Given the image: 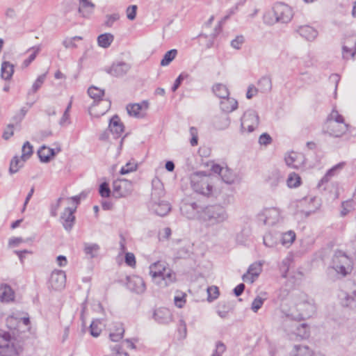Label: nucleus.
Returning <instances> with one entry per match:
<instances>
[{
  "mask_svg": "<svg viewBox=\"0 0 356 356\" xmlns=\"http://www.w3.org/2000/svg\"><path fill=\"white\" fill-rule=\"evenodd\" d=\"M95 7V4L88 0H79L78 11L83 17H88L93 13Z\"/></svg>",
  "mask_w": 356,
  "mask_h": 356,
  "instance_id": "nucleus-25",
  "label": "nucleus"
},
{
  "mask_svg": "<svg viewBox=\"0 0 356 356\" xmlns=\"http://www.w3.org/2000/svg\"><path fill=\"white\" fill-rule=\"evenodd\" d=\"M295 31L308 41H313L318 35V31L309 25L297 26Z\"/></svg>",
  "mask_w": 356,
  "mask_h": 356,
  "instance_id": "nucleus-18",
  "label": "nucleus"
},
{
  "mask_svg": "<svg viewBox=\"0 0 356 356\" xmlns=\"http://www.w3.org/2000/svg\"><path fill=\"white\" fill-rule=\"evenodd\" d=\"M214 94L220 99L229 97V92L226 86L217 83L213 86Z\"/></svg>",
  "mask_w": 356,
  "mask_h": 356,
  "instance_id": "nucleus-35",
  "label": "nucleus"
},
{
  "mask_svg": "<svg viewBox=\"0 0 356 356\" xmlns=\"http://www.w3.org/2000/svg\"><path fill=\"white\" fill-rule=\"evenodd\" d=\"M289 291L288 289H280L277 292V298L280 300V301H283L284 300H285L286 298V297L289 296Z\"/></svg>",
  "mask_w": 356,
  "mask_h": 356,
  "instance_id": "nucleus-64",
  "label": "nucleus"
},
{
  "mask_svg": "<svg viewBox=\"0 0 356 356\" xmlns=\"http://www.w3.org/2000/svg\"><path fill=\"white\" fill-rule=\"evenodd\" d=\"M327 120H332L333 122L337 123H345L343 117L335 109L332 111L331 113L327 117Z\"/></svg>",
  "mask_w": 356,
  "mask_h": 356,
  "instance_id": "nucleus-45",
  "label": "nucleus"
},
{
  "mask_svg": "<svg viewBox=\"0 0 356 356\" xmlns=\"http://www.w3.org/2000/svg\"><path fill=\"white\" fill-rule=\"evenodd\" d=\"M241 121V132L247 131L250 133L259 125V115L255 111L248 110L243 115Z\"/></svg>",
  "mask_w": 356,
  "mask_h": 356,
  "instance_id": "nucleus-6",
  "label": "nucleus"
},
{
  "mask_svg": "<svg viewBox=\"0 0 356 356\" xmlns=\"http://www.w3.org/2000/svg\"><path fill=\"white\" fill-rule=\"evenodd\" d=\"M125 263L131 267L136 265V258L133 253L127 252L125 254Z\"/></svg>",
  "mask_w": 356,
  "mask_h": 356,
  "instance_id": "nucleus-61",
  "label": "nucleus"
},
{
  "mask_svg": "<svg viewBox=\"0 0 356 356\" xmlns=\"http://www.w3.org/2000/svg\"><path fill=\"white\" fill-rule=\"evenodd\" d=\"M61 151L60 148L55 149L47 147L44 145L42 146L38 151V155L41 162L48 163L56 153Z\"/></svg>",
  "mask_w": 356,
  "mask_h": 356,
  "instance_id": "nucleus-22",
  "label": "nucleus"
},
{
  "mask_svg": "<svg viewBox=\"0 0 356 356\" xmlns=\"http://www.w3.org/2000/svg\"><path fill=\"white\" fill-rule=\"evenodd\" d=\"M113 39L114 37L111 33H104L98 36L97 42L99 46L108 48L113 41Z\"/></svg>",
  "mask_w": 356,
  "mask_h": 356,
  "instance_id": "nucleus-34",
  "label": "nucleus"
},
{
  "mask_svg": "<svg viewBox=\"0 0 356 356\" xmlns=\"http://www.w3.org/2000/svg\"><path fill=\"white\" fill-rule=\"evenodd\" d=\"M186 293H180V294L175 296L174 301L175 305L179 308H182L186 303Z\"/></svg>",
  "mask_w": 356,
  "mask_h": 356,
  "instance_id": "nucleus-50",
  "label": "nucleus"
},
{
  "mask_svg": "<svg viewBox=\"0 0 356 356\" xmlns=\"http://www.w3.org/2000/svg\"><path fill=\"white\" fill-rule=\"evenodd\" d=\"M191 186L196 193L206 196H209L213 190V186L206 178L204 172H197L192 175Z\"/></svg>",
  "mask_w": 356,
  "mask_h": 356,
  "instance_id": "nucleus-4",
  "label": "nucleus"
},
{
  "mask_svg": "<svg viewBox=\"0 0 356 356\" xmlns=\"http://www.w3.org/2000/svg\"><path fill=\"white\" fill-rule=\"evenodd\" d=\"M177 54V49H171L168 51L163 56V58L161 60V66H167L176 57Z\"/></svg>",
  "mask_w": 356,
  "mask_h": 356,
  "instance_id": "nucleus-38",
  "label": "nucleus"
},
{
  "mask_svg": "<svg viewBox=\"0 0 356 356\" xmlns=\"http://www.w3.org/2000/svg\"><path fill=\"white\" fill-rule=\"evenodd\" d=\"M99 246L96 243H86L84 246V252L86 254L89 255L91 258L96 257Z\"/></svg>",
  "mask_w": 356,
  "mask_h": 356,
  "instance_id": "nucleus-43",
  "label": "nucleus"
},
{
  "mask_svg": "<svg viewBox=\"0 0 356 356\" xmlns=\"http://www.w3.org/2000/svg\"><path fill=\"white\" fill-rule=\"evenodd\" d=\"M238 107V102L233 98L225 97L220 102V108L225 113H230Z\"/></svg>",
  "mask_w": 356,
  "mask_h": 356,
  "instance_id": "nucleus-27",
  "label": "nucleus"
},
{
  "mask_svg": "<svg viewBox=\"0 0 356 356\" xmlns=\"http://www.w3.org/2000/svg\"><path fill=\"white\" fill-rule=\"evenodd\" d=\"M176 276L175 273H173L170 268H167L166 271L161 276L160 280L162 282V287L168 286L169 284L175 282Z\"/></svg>",
  "mask_w": 356,
  "mask_h": 356,
  "instance_id": "nucleus-31",
  "label": "nucleus"
},
{
  "mask_svg": "<svg viewBox=\"0 0 356 356\" xmlns=\"http://www.w3.org/2000/svg\"><path fill=\"white\" fill-rule=\"evenodd\" d=\"M32 49H33L34 51L32 54H31L30 56H29V58L27 59L24 60L23 62V65L24 67L29 66L30 65V63L35 60L36 55L40 50V47H32Z\"/></svg>",
  "mask_w": 356,
  "mask_h": 356,
  "instance_id": "nucleus-51",
  "label": "nucleus"
},
{
  "mask_svg": "<svg viewBox=\"0 0 356 356\" xmlns=\"http://www.w3.org/2000/svg\"><path fill=\"white\" fill-rule=\"evenodd\" d=\"M296 238V234L293 232L289 231L283 234L282 238V243L283 245L291 244Z\"/></svg>",
  "mask_w": 356,
  "mask_h": 356,
  "instance_id": "nucleus-46",
  "label": "nucleus"
},
{
  "mask_svg": "<svg viewBox=\"0 0 356 356\" xmlns=\"http://www.w3.org/2000/svg\"><path fill=\"white\" fill-rule=\"evenodd\" d=\"M305 157L303 154L291 152L285 157V162L288 166L293 168H299L305 163Z\"/></svg>",
  "mask_w": 356,
  "mask_h": 356,
  "instance_id": "nucleus-16",
  "label": "nucleus"
},
{
  "mask_svg": "<svg viewBox=\"0 0 356 356\" xmlns=\"http://www.w3.org/2000/svg\"><path fill=\"white\" fill-rule=\"evenodd\" d=\"M228 218L226 209L220 204L202 207L200 221L207 227L220 224Z\"/></svg>",
  "mask_w": 356,
  "mask_h": 356,
  "instance_id": "nucleus-1",
  "label": "nucleus"
},
{
  "mask_svg": "<svg viewBox=\"0 0 356 356\" xmlns=\"http://www.w3.org/2000/svg\"><path fill=\"white\" fill-rule=\"evenodd\" d=\"M120 18V15L118 13H114L110 15L106 16V20L105 22V25L106 26L111 27L113 26V23L118 20Z\"/></svg>",
  "mask_w": 356,
  "mask_h": 356,
  "instance_id": "nucleus-58",
  "label": "nucleus"
},
{
  "mask_svg": "<svg viewBox=\"0 0 356 356\" xmlns=\"http://www.w3.org/2000/svg\"><path fill=\"white\" fill-rule=\"evenodd\" d=\"M243 42L244 39L242 35L237 36L231 42V46L234 49H239Z\"/></svg>",
  "mask_w": 356,
  "mask_h": 356,
  "instance_id": "nucleus-62",
  "label": "nucleus"
},
{
  "mask_svg": "<svg viewBox=\"0 0 356 356\" xmlns=\"http://www.w3.org/2000/svg\"><path fill=\"white\" fill-rule=\"evenodd\" d=\"M266 183L272 188H275L284 181V177L278 170L269 172L266 178Z\"/></svg>",
  "mask_w": 356,
  "mask_h": 356,
  "instance_id": "nucleus-23",
  "label": "nucleus"
},
{
  "mask_svg": "<svg viewBox=\"0 0 356 356\" xmlns=\"http://www.w3.org/2000/svg\"><path fill=\"white\" fill-rule=\"evenodd\" d=\"M208 300L211 301L217 298L218 296V289L216 286H211L207 289Z\"/></svg>",
  "mask_w": 356,
  "mask_h": 356,
  "instance_id": "nucleus-55",
  "label": "nucleus"
},
{
  "mask_svg": "<svg viewBox=\"0 0 356 356\" xmlns=\"http://www.w3.org/2000/svg\"><path fill=\"white\" fill-rule=\"evenodd\" d=\"M130 65L125 62L114 63L113 65L105 69V71L115 77H120L125 75L130 70Z\"/></svg>",
  "mask_w": 356,
  "mask_h": 356,
  "instance_id": "nucleus-15",
  "label": "nucleus"
},
{
  "mask_svg": "<svg viewBox=\"0 0 356 356\" xmlns=\"http://www.w3.org/2000/svg\"><path fill=\"white\" fill-rule=\"evenodd\" d=\"M148 104L147 102H143L142 104H129L127 106V110L129 115L131 116H134L138 118H142L145 116V114L143 112V108L145 110L147 108Z\"/></svg>",
  "mask_w": 356,
  "mask_h": 356,
  "instance_id": "nucleus-24",
  "label": "nucleus"
},
{
  "mask_svg": "<svg viewBox=\"0 0 356 356\" xmlns=\"http://www.w3.org/2000/svg\"><path fill=\"white\" fill-rule=\"evenodd\" d=\"M258 90H259L261 92H267L270 91L272 88L271 79L269 76H262L258 81Z\"/></svg>",
  "mask_w": 356,
  "mask_h": 356,
  "instance_id": "nucleus-32",
  "label": "nucleus"
},
{
  "mask_svg": "<svg viewBox=\"0 0 356 356\" xmlns=\"http://www.w3.org/2000/svg\"><path fill=\"white\" fill-rule=\"evenodd\" d=\"M166 265L163 261H157L150 265L149 275L156 284L162 285V282L160 280V278L164 271H166Z\"/></svg>",
  "mask_w": 356,
  "mask_h": 356,
  "instance_id": "nucleus-14",
  "label": "nucleus"
},
{
  "mask_svg": "<svg viewBox=\"0 0 356 356\" xmlns=\"http://www.w3.org/2000/svg\"><path fill=\"white\" fill-rule=\"evenodd\" d=\"M186 324L183 319H180L178 323V332L179 334L185 338L186 337Z\"/></svg>",
  "mask_w": 356,
  "mask_h": 356,
  "instance_id": "nucleus-59",
  "label": "nucleus"
},
{
  "mask_svg": "<svg viewBox=\"0 0 356 356\" xmlns=\"http://www.w3.org/2000/svg\"><path fill=\"white\" fill-rule=\"evenodd\" d=\"M24 161L17 156H14L10 163L9 172L12 175L18 172L24 165Z\"/></svg>",
  "mask_w": 356,
  "mask_h": 356,
  "instance_id": "nucleus-37",
  "label": "nucleus"
},
{
  "mask_svg": "<svg viewBox=\"0 0 356 356\" xmlns=\"http://www.w3.org/2000/svg\"><path fill=\"white\" fill-rule=\"evenodd\" d=\"M222 181L226 184H233L235 180V176L233 172L227 168H225L222 174L220 175Z\"/></svg>",
  "mask_w": 356,
  "mask_h": 356,
  "instance_id": "nucleus-44",
  "label": "nucleus"
},
{
  "mask_svg": "<svg viewBox=\"0 0 356 356\" xmlns=\"http://www.w3.org/2000/svg\"><path fill=\"white\" fill-rule=\"evenodd\" d=\"M88 93L95 101H99L104 95V90L95 86H91L88 88Z\"/></svg>",
  "mask_w": 356,
  "mask_h": 356,
  "instance_id": "nucleus-39",
  "label": "nucleus"
},
{
  "mask_svg": "<svg viewBox=\"0 0 356 356\" xmlns=\"http://www.w3.org/2000/svg\"><path fill=\"white\" fill-rule=\"evenodd\" d=\"M300 177L295 172L289 174L287 179L286 184L289 188H296L300 186Z\"/></svg>",
  "mask_w": 356,
  "mask_h": 356,
  "instance_id": "nucleus-41",
  "label": "nucleus"
},
{
  "mask_svg": "<svg viewBox=\"0 0 356 356\" xmlns=\"http://www.w3.org/2000/svg\"><path fill=\"white\" fill-rule=\"evenodd\" d=\"M226 350V346L221 341H218L216 344V349L211 356H222Z\"/></svg>",
  "mask_w": 356,
  "mask_h": 356,
  "instance_id": "nucleus-52",
  "label": "nucleus"
},
{
  "mask_svg": "<svg viewBox=\"0 0 356 356\" xmlns=\"http://www.w3.org/2000/svg\"><path fill=\"white\" fill-rule=\"evenodd\" d=\"M14 73V65L8 61H4L1 64V76L3 79L10 80Z\"/></svg>",
  "mask_w": 356,
  "mask_h": 356,
  "instance_id": "nucleus-29",
  "label": "nucleus"
},
{
  "mask_svg": "<svg viewBox=\"0 0 356 356\" xmlns=\"http://www.w3.org/2000/svg\"><path fill=\"white\" fill-rule=\"evenodd\" d=\"M127 288L138 294H141L146 290L145 283L143 279L138 275H132L127 277Z\"/></svg>",
  "mask_w": 356,
  "mask_h": 356,
  "instance_id": "nucleus-11",
  "label": "nucleus"
},
{
  "mask_svg": "<svg viewBox=\"0 0 356 356\" xmlns=\"http://www.w3.org/2000/svg\"><path fill=\"white\" fill-rule=\"evenodd\" d=\"M101 325L102 322L99 320L96 319L95 321H92L90 325V334L95 337H98L102 332Z\"/></svg>",
  "mask_w": 356,
  "mask_h": 356,
  "instance_id": "nucleus-42",
  "label": "nucleus"
},
{
  "mask_svg": "<svg viewBox=\"0 0 356 356\" xmlns=\"http://www.w3.org/2000/svg\"><path fill=\"white\" fill-rule=\"evenodd\" d=\"M280 218V211L275 208L265 209L257 216L259 223L265 225H274Z\"/></svg>",
  "mask_w": 356,
  "mask_h": 356,
  "instance_id": "nucleus-9",
  "label": "nucleus"
},
{
  "mask_svg": "<svg viewBox=\"0 0 356 356\" xmlns=\"http://www.w3.org/2000/svg\"><path fill=\"white\" fill-rule=\"evenodd\" d=\"M45 77V74H42L37 78V79L32 86L31 90L33 91V92H36L41 87V86L44 81Z\"/></svg>",
  "mask_w": 356,
  "mask_h": 356,
  "instance_id": "nucleus-53",
  "label": "nucleus"
},
{
  "mask_svg": "<svg viewBox=\"0 0 356 356\" xmlns=\"http://www.w3.org/2000/svg\"><path fill=\"white\" fill-rule=\"evenodd\" d=\"M99 193L102 197H108L111 195V191L106 182H104L100 184Z\"/></svg>",
  "mask_w": 356,
  "mask_h": 356,
  "instance_id": "nucleus-47",
  "label": "nucleus"
},
{
  "mask_svg": "<svg viewBox=\"0 0 356 356\" xmlns=\"http://www.w3.org/2000/svg\"><path fill=\"white\" fill-rule=\"evenodd\" d=\"M132 191V183L127 179H117L113 183L112 195L116 199L127 197Z\"/></svg>",
  "mask_w": 356,
  "mask_h": 356,
  "instance_id": "nucleus-7",
  "label": "nucleus"
},
{
  "mask_svg": "<svg viewBox=\"0 0 356 356\" xmlns=\"http://www.w3.org/2000/svg\"><path fill=\"white\" fill-rule=\"evenodd\" d=\"M137 6L132 5L127 8V16L129 20H134L136 18Z\"/></svg>",
  "mask_w": 356,
  "mask_h": 356,
  "instance_id": "nucleus-57",
  "label": "nucleus"
},
{
  "mask_svg": "<svg viewBox=\"0 0 356 356\" xmlns=\"http://www.w3.org/2000/svg\"><path fill=\"white\" fill-rule=\"evenodd\" d=\"M156 184L158 186H156L154 182L153 183V188L151 193L150 202L161 201L160 198L165 194L162 184L159 181H157Z\"/></svg>",
  "mask_w": 356,
  "mask_h": 356,
  "instance_id": "nucleus-30",
  "label": "nucleus"
},
{
  "mask_svg": "<svg viewBox=\"0 0 356 356\" xmlns=\"http://www.w3.org/2000/svg\"><path fill=\"white\" fill-rule=\"evenodd\" d=\"M22 154L21 158L24 161H26L27 159H29L33 154V146L29 141H26L24 143L22 148Z\"/></svg>",
  "mask_w": 356,
  "mask_h": 356,
  "instance_id": "nucleus-40",
  "label": "nucleus"
},
{
  "mask_svg": "<svg viewBox=\"0 0 356 356\" xmlns=\"http://www.w3.org/2000/svg\"><path fill=\"white\" fill-rule=\"evenodd\" d=\"M23 350L22 346L9 332L0 330V356H18Z\"/></svg>",
  "mask_w": 356,
  "mask_h": 356,
  "instance_id": "nucleus-2",
  "label": "nucleus"
},
{
  "mask_svg": "<svg viewBox=\"0 0 356 356\" xmlns=\"http://www.w3.org/2000/svg\"><path fill=\"white\" fill-rule=\"evenodd\" d=\"M350 266V259L341 250L336 251L330 266L327 268L328 274L332 271H335L337 275L342 277L346 276L349 273V267Z\"/></svg>",
  "mask_w": 356,
  "mask_h": 356,
  "instance_id": "nucleus-3",
  "label": "nucleus"
},
{
  "mask_svg": "<svg viewBox=\"0 0 356 356\" xmlns=\"http://www.w3.org/2000/svg\"><path fill=\"white\" fill-rule=\"evenodd\" d=\"M14 300V291L7 284L0 286V300L2 302H9Z\"/></svg>",
  "mask_w": 356,
  "mask_h": 356,
  "instance_id": "nucleus-26",
  "label": "nucleus"
},
{
  "mask_svg": "<svg viewBox=\"0 0 356 356\" xmlns=\"http://www.w3.org/2000/svg\"><path fill=\"white\" fill-rule=\"evenodd\" d=\"M153 317L160 324H168L172 321L170 311L165 307L159 308L155 310Z\"/></svg>",
  "mask_w": 356,
  "mask_h": 356,
  "instance_id": "nucleus-21",
  "label": "nucleus"
},
{
  "mask_svg": "<svg viewBox=\"0 0 356 356\" xmlns=\"http://www.w3.org/2000/svg\"><path fill=\"white\" fill-rule=\"evenodd\" d=\"M76 209V207H75L74 209L67 207L61 214L60 222L64 229L67 232H70L74 227L75 222V216L74 213L75 212Z\"/></svg>",
  "mask_w": 356,
  "mask_h": 356,
  "instance_id": "nucleus-13",
  "label": "nucleus"
},
{
  "mask_svg": "<svg viewBox=\"0 0 356 356\" xmlns=\"http://www.w3.org/2000/svg\"><path fill=\"white\" fill-rule=\"evenodd\" d=\"M272 143V138L267 133L262 134L259 138V143L261 145H268Z\"/></svg>",
  "mask_w": 356,
  "mask_h": 356,
  "instance_id": "nucleus-54",
  "label": "nucleus"
},
{
  "mask_svg": "<svg viewBox=\"0 0 356 356\" xmlns=\"http://www.w3.org/2000/svg\"><path fill=\"white\" fill-rule=\"evenodd\" d=\"M348 127V125L346 123H337L333 122L332 120H326L323 132L330 136L339 138L347 131Z\"/></svg>",
  "mask_w": 356,
  "mask_h": 356,
  "instance_id": "nucleus-8",
  "label": "nucleus"
},
{
  "mask_svg": "<svg viewBox=\"0 0 356 356\" xmlns=\"http://www.w3.org/2000/svg\"><path fill=\"white\" fill-rule=\"evenodd\" d=\"M190 134L191 136V145L192 146H196L197 145L198 137H197V130L195 127H192L190 128Z\"/></svg>",
  "mask_w": 356,
  "mask_h": 356,
  "instance_id": "nucleus-56",
  "label": "nucleus"
},
{
  "mask_svg": "<svg viewBox=\"0 0 356 356\" xmlns=\"http://www.w3.org/2000/svg\"><path fill=\"white\" fill-rule=\"evenodd\" d=\"M151 209L158 216H164L171 210L170 204L166 201H158L150 202Z\"/></svg>",
  "mask_w": 356,
  "mask_h": 356,
  "instance_id": "nucleus-20",
  "label": "nucleus"
},
{
  "mask_svg": "<svg viewBox=\"0 0 356 356\" xmlns=\"http://www.w3.org/2000/svg\"><path fill=\"white\" fill-rule=\"evenodd\" d=\"M290 356H314V353L307 346L295 345L290 353Z\"/></svg>",
  "mask_w": 356,
  "mask_h": 356,
  "instance_id": "nucleus-28",
  "label": "nucleus"
},
{
  "mask_svg": "<svg viewBox=\"0 0 356 356\" xmlns=\"http://www.w3.org/2000/svg\"><path fill=\"white\" fill-rule=\"evenodd\" d=\"M137 169V164L131 162H128L124 166H122L120 172L121 175H125L131 172L135 171Z\"/></svg>",
  "mask_w": 356,
  "mask_h": 356,
  "instance_id": "nucleus-48",
  "label": "nucleus"
},
{
  "mask_svg": "<svg viewBox=\"0 0 356 356\" xmlns=\"http://www.w3.org/2000/svg\"><path fill=\"white\" fill-rule=\"evenodd\" d=\"M343 166V163H340L336 165H334V167H332V168H330L327 172V177H332L333 176H334L336 175V172L337 170L341 169Z\"/></svg>",
  "mask_w": 356,
  "mask_h": 356,
  "instance_id": "nucleus-63",
  "label": "nucleus"
},
{
  "mask_svg": "<svg viewBox=\"0 0 356 356\" xmlns=\"http://www.w3.org/2000/svg\"><path fill=\"white\" fill-rule=\"evenodd\" d=\"M108 129L115 139L118 138L124 132V126L117 115L110 120Z\"/></svg>",
  "mask_w": 356,
  "mask_h": 356,
  "instance_id": "nucleus-19",
  "label": "nucleus"
},
{
  "mask_svg": "<svg viewBox=\"0 0 356 356\" xmlns=\"http://www.w3.org/2000/svg\"><path fill=\"white\" fill-rule=\"evenodd\" d=\"M115 327V332H111L109 337L113 341H119L123 337L124 329L121 323L116 324Z\"/></svg>",
  "mask_w": 356,
  "mask_h": 356,
  "instance_id": "nucleus-36",
  "label": "nucleus"
},
{
  "mask_svg": "<svg viewBox=\"0 0 356 356\" xmlns=\"http://www.w3.org/2000/svg\"><path fill=\"white\" fill-rule=\"evenodd\" d=\"M273 10L275 19V22L288 23L291 20L293 15L291 7L282 2L276 3Z\"/></svg>",
  "mask_w": 356,
  "mask_h": 356,
  "instance_id": "nucleus-5",
  "label": "nucleus"
},
{
  "mask_svg": "<svg viewBox=\"0 0 356 356\" xmlns=\"http://www.w3.org/2000/svg\"><path fill=\"white\" fill-rule=\"evenodd\" d=\"M262 271V264L260 262H255L251 264L248 271L242 277L244 282L253 283Z\"/></svg>",
  "mask_w": 356,
  "mask_h": 356,
  "instance_id": "nucleus-17",
  "label": "nucleus"
},
{
  "mask_svg": "<svg viewBox=\"0 0 356 356\" xmlns=\"http://www.w3.org/2000/svg\"><path fill=\"white\" fill-rule=\"evenodd\" d=\"M220 121L221 122V124H218L216 123V126L219 129H225L227 128L229 126L230 124V120L228 117L225 116L220 118Z\"/></svg>",
  "mask_w": 356,
  "mask_h": 356,
  "instance_id": "nucleus-60",
  "label": "nucleus"
},
{
  "mask_svg": "<svg viewBox=\"0 0 356 356\" xmlns=\"http://www.w3.org/2000/svg\"><path fill=\"white\" fill-rule=\"evenodd\" d=\"M66 275L63 270H54L49 278L50 286L54 290H60L65 286Z\"/></svg>",
  "mask_w": 356,
  "mask_h": 356,
  "instance_id": "nucleus-12",
  "label": "nucleus"
},
{
  "mask_svg": "<svg viewBox=\"0 0 356 356\" xmlns=\"http://www.w3.org/2000/svg\"><path fill=\"white\" fill-rule=\"evenodd\" d=\"M353 43L355 44V50L353 51V47H349L347 45L344 44L343 46V57L344 58H348V54H350V56L353 57L356 53V38L353 40Z\"/></svg>",
  "mask_w": 356,
  "mask_h": 356,
  "instance_id": "nucleus-49",
  "label": "nucleus"
},
{
  "mask_svg": "<svg viewBox=\"0 0 356 356\" xmlns=\"http://www.w3.org/2000/svg\"><path fill=\"white\" fill-rule=\"evenodd\" d=\"M202 205L195 202H184L180 207L181 213L188 219H198L202 209Z\"/></svg>",
  "mask_w": 356,
  "mask_h": 356,
  "instance_id": "nucleus-10",
  "label": "nucleus"
},
{
  "mask_svg": "<svg viewBox=\"0 0 356 356\" xmlns=\"http://www.w3.org/2000/svg\"><path fill=\"white\" fill-rule=\"evenodd\" d=\"M267 299V293L261 292L257 296L252 302L251 309L254 312L257 311L262 307L264 300Z\"/></svg>",
  "mask_w": 356,
  "mask_h": 356,
  "instance_id": "nucleus-33",
  "label": "nucleus"
}]
</instances>
